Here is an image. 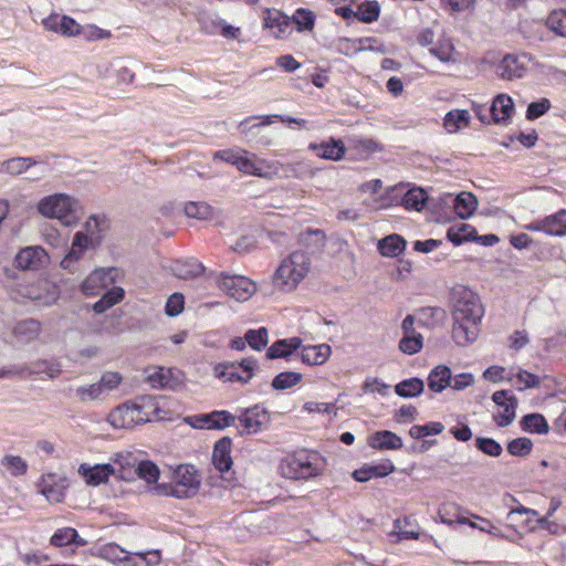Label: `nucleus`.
<instances>
[{
	"instance_id": "nucleus-1",
	"label": "nucleus",
	"mask_w": 566,
	"mask_h": 566,
	"mask_svg": "<svg viewBox=\"0 0 566 566\" xmlns=\"http://www.w3.org/2000/svg\"><path fill=\"white\" fill-rule=\"evenodd\" d=\"M453 300L452 338L460 345L473 343L480 334L484 307L480 296L464 285H457L451 291Z\"/></svg>"
},
{
	"instance_id": "nucleus-2",
	"label": "nucleus",
	"mask_w": 566,
	"mask_h": 566,
	"mask_svg": "<svg viewBox=\"0 0 566 566\" xmlns=\"http://www.w3.org/2000/svg\"><path fill=\"white\" fill-rule=\"evenodd\" d=\"M312 269V260L308 252L295 250L284 258L275 270L273 285L283 292H293L308 275Z\"/></svg>"
},
{
	"instance_id": "nucleus-3",
	"label": "nucleus",
	"mask_w": 566,
	"mask_h": 566,
	"mask_svg": "<svg viewBox=\"0 0 566 566\" xmlns=\"http://www.w3.org/2000/svg\"><path fill=\"white\" fill-rule=\"evenodd\" d=\"M280 471L287 479L307 480L322 473V463L317 453L300 451L286 455L280 463Z\"/></svg>"
},
{
	"instance_id": "nucleus-4",
	"label": "nucleus",
	"mask_w": 566,
	"mask_h": 566,
	"mask_svg": "<svg viewBox=\"0 0 566 566\" xmlns=\"http://www.w3.org/2000/svg\"><path fill=\"white\" fill-rule=\"evenodd\" d=\"M201 481L193 465L181 464L175 471V479L171 484H160L156 488L163 495H171L177 499H189L195 496L200 488Z\"/></svg>"
},
{
	"instance_id": "nucleus-5",
	"label": "nucleus",
	"mask_w": 566,
	"mask_h": 566,
	"mask_svg": "<svg viewBox=\"0 0 566 566\" xmlns=\"http://www.w3.org/2000/svg\"><path fill=\"white\" fill-rule=\"evenodd\" d=\"M76 201L64 193H55L43 198L39 205V212L46 218L57 219L63 226H74L78 221Z\"/></svg>"
},
{
	"instance_id": "nucleus-6",
	"label": "nucleus",
	"mask_w": 566,
	"mask_h": 566,
	"mask_svg": "<svg viewBox=\"0 0 566 566\" xmlns=\"http://www.w3.org/2000/svg\"><path fill=\"white\" fill-rule=\"evenodd\" d=\"M103 558L118 566H156L160 563L159 551L129 553L115 543H107L99 548Z\"/></svg>"
},
{
	"instance_id": "nucleus-7",
	"label": "nucleus",
	"mask_w": 566,
	"mask_h": 566,
	"mask_svg": "<svg viewBox=\"0 0 566 566\" xmlns=\"http://www.w3.org/2000/svg\"><path fill=\"white\" fill-rule=\"evenodd\" d=\"M142 401L143 403L126 402L117 406L108 413V423L115 429H130L149 421V413L145 411V402H149V399L142 398Z\"/></svg>"
},
{
	"instance_id": "nucleus-8",
	"label": "nucleus",
	"mask_w": 566,
	"mask_h": 566,
	"mask_svg": "<svg viewBox=\"0 0 566 566\" xmlns=\"http://www.w3.org/2000/svg\"><path fill=\"white\" fill-rule=\"evenodd\" d=\"M218 283L222 291L237 301H247L256 291L255 283L241 275H221Z\"/></svg>"
},
{
	"instance_id": "nucleus-9",
	"label": "nucleus",
	"mask_w": 566,
	"mask_h": 566,
	"mask_svg": "<svg viewBox=\"0 0 566 566\" xmlns=\"http://www.w3.org/2000/svg\"><path fill=\"white\" fill-rule=\"evenodd\" d=\"M187 422L197 429L222 430L234 424L237 417L227 410H216L210 413L188 417Z\"/></svg>"
},
{
	"instance_id": "nucleus-10",
	"label": "nucleus",
	"mask_w": 566,
	"mask_h": 566,
	"mask_svg": "<svg viewBox=\"0 0 566 566\" xmlns=\"http://www.w3.org/2000/svg\"><path fill=\"white\" fill-rule=\"evenodd\" d=\"M117 276L118 270L115 268L95 270L82 283V292L88 296L97 295L102 290L114 284Z\"/></svg>"
},
{
	"instance_id": "nucleus-11",
	"label": "nucleus",
	"mask_w": 566,
	"mask_h": 566,
	"mask_svg": "<svg viewBox=\"0 0 566 566\" xmlns=\"http://www.w3.org/2000/svg\"><path fill=\"white\" fill-rule=\"evenodd\" d=\"M530 231H542L548 235H566V209L549 214L541 220H535L525 226Z\"/></svg>"
},
{
	"instance_id": "nucleus-12",
	"label": "nucleus",
	"mask_w": 566,
	"mask_h": 566,
	"mask_svg": "<svg viewBox=\"0 0 566 566\" xmlns=\"http://www.w3.org/2000/svg\"><path fill=\"white\" fill-rule=\"evenodd\" d=\"M237 419L243 426V431L240 432L241 434L258 433L270 422L269 412L259 405L244 409Z\"/></svg>"
},
{
	"instance_id": "nucleus-13",
	"label": "nucleus",
	"mask_w": 566,
	"mask_h": 566,
	"mask_svg": "<svg viewBox=\"0 0 566 566\" xmlns=\"http://www.w3.org/2000/svg\"><path fill=\"white\" fill-rule=\"evenodd\" d=\"M49 261L46 251L39 247H25L15 255L14 262L18 269L36 271L43 268Z\"/></svg>"
},
{
	"instance_id": "nucleus-14",
	"label": "nucleus",
	"mask_w": 566,
	"mask_h": 566,
	"mask_svg": "<svg viewBox=\"0 0 566 566\" xmlns=\"http://www.w3.org/2000/svg\"><path fill=\"white\" fill-rule=\"evenodd\" d=\"M263 25L272 30L276 39H285L291 32V18L276 9L266 8L263 10Z\"/></svg>"
},
{
	"instance_id": "nucleus-15",
	"label": "nucleus",
	"mask_w": 566,
	"mask_h": 566,
	"mask_svg": "<svg viewBox=\"0 0 566 566\" xmlns=\"http://www.w3.org/2000/svg\"><path fill=\"white\" fill-rule=\"evenodd\" d=\"M415 317L407 315L401 324L402 338L399 342V349L408 355H413L422 348L423 338L420 333L415 329Z\"/></svg>"
},
{
	"instance_id": "nucleus-16",
	"label": "nucleus",
	"mask_w": 566,
	"mask_h": 566,
	"mask_svg": "<svg viewBox=\"0 0 566 566\" xmlns=\"http://www.w3.org/2000/svg\"><path fill=\"white\" fill-rule=\"evenodd\" d=\"M78 473L88 485L97 486L107 482L109 475L116 474V467L109 463L93 467L87 463H82L78 467Z\"/></svg>"
},
{
	"instance_id": "nucleus-17",
	"label": "nucleus",
	"mask_w": 566,
	"mask_h": 566,
	"mask_svg": "<svg viewBox=\"0 0 566 566\" xmlns=\"http://www.w3.org/2000/svg\"><path fill=\"white\" fill-rule=\"evenodd\" d=\"M526 71V64L515 54L504 55L496 65V74L505 81L522 78Z\"/></svg>"
},
{
	"instance_id": "nucleus-18",
	"label": "nucleus",
	"mask_w": 566,
	"mask_h": 566,
	"mask_svg": "<svg viewBox=\"0 0 566 566\" xmlns=\"http://www.w3.org/2000/svg\"><path fill=\"white\" fill-rule=\"evenodd\" d=\"M39 491L49 502L60 503L65 495V484L55 474H46L39 482Z\"/></svg>"
},
{
	"instance_id": "nucleus-19",
	"label": "nucleus",
	"mask_w": 566,
	"mask_h": 566,
	"mask_svg": "<svg viewBox=\"0 0 566 566\" xmlns=\"http://www.w3.org/2000/svg\"><path fill=\"white\" fill-rule=\"evenodd\" d=\"M302 347L300 337H291L274 342L266 350L268 359L287 358Z\"/></svg>"
},
{
	"instance_id": "nucleus-20",
	"label": "nucleus",
	"mask_w": 566,
	"mask_h": 566,
	"mask_svg": "<svg viewBox=\"0 0 566 566\" xmlns=\"http://www.w3.org/2000/svg\"><path fill=\"white\" fill-rule=\"evenodd\" d=\"M231 452V439L223 437L220 439L213 449L212 462L218 471L221 473L228 472L232 465Z\"/></svg>"
},
{
	"instance_id": "nucleus-21",
	"label": "nucleus",
	"mask_w": 566,
	"mask_h": 566,
	"mask_svg": "<svg viewBox=\"0 0 566 566\" xmlns=\"http://www.w3.org/2000/svg\"><path fill=\"white\" fill-rule=\"evenodd\" d=\"M297 243L310 252H322L326 245V234L321 229H306L297 237Z\"/></svg>"
},
{
	"instance_id": "nucleus-22",
	"label": "nucleus",
	"mask_w": 566,
	"mask_h": 566,
	"mask_svg": "<svg viewBox=\"0 0 566 566\" xmlns=\"http://www.w3.org/2000/svg\"><path fill=\"white\" fill-rule=\"evenodd\" d=\"M146 379L153 388L158 389L172 388L178 382L174 370L165 367L149 368Z\"/></svg>"
},
{
	"instance_id": "nucleus-23",
	"label": "nucleus",
	"mask_w": 566,
	"mask_h": 566,
	"mask_svg": "<svg viewBox=\"0 0 566 566\" xmlns=\"http://www.w3.org/2000/svg\"><path fill=\"white\" fill-rule=\"evenodd\" d=\"M301 349L302 361L310 366L324 364L332 354L331 346L327 344L302 346Z\"/></svg>"
},
{
	"instance_id": "nucleus-24",
	"label": "nucleus",
	"mask_w": 566,
	"mask_h": 566,
	"mask_svg": "<svg viewBox=\"0 0 566 566\" xmlns=\"http://www.w3.org/2000/svg\"><path fill=\"white\" fill-rule=\"evenodd\" d=\"M237 168L243 174L256 177L268 176L264 171V168H268L265 160L259 159L254 154H249L247 150H242Z\"/></svg>"
},
{
	"instance_id": "nucleus-25",
	"label": "nucleus",
	"mask_w": 566,
	"mask_h": 566,
	"mask_svg": "<svg viewBox=\"0 0 566 566\" xmlns=\"http://www.w3.org/2000/svg\"><path fill=\"white\" fill-rule=\"evenodd\" d=\"M369 446L377 450H399L402 448V440L396 433L382 430L370 437Z\"/></svg>"
},
{
	"instance_id": "nucleus-26",
	"label": "nucleus",
	"mask_w": 566,
	"mask_h": 566,
	"mask_svg": "<svg viewBox=\"0 0 566 566\" xmlns=\"http://www.w3.org/2000/svg\"><path fill=\"white\" fill-rule=\"evenodd\" d=\"M514 111V103L506 94H499L492 102L490 113L495 123L505 122Z\"/></svg>"
},
{
	"instance_id": "nucleus-27",
	"label": "nucleus",
	"mask_w": 566,
	"mask_h": 566,
	"mask_svg": "<svg viewBox=\"0 0 566 566\" xmlns=\"http://www.w3.org/2000/svg\"><path fill=\"white\" fill-rule=\"evenodd\" d=\"M90 241L91 240L86 234L77 232L72 242L71 250L61 261V266L66 270H72L73 263L81 259Z\"/></svg>"
},
{
	"instance_id": "nucleus-28",
	"label": "nucleus",
	"mask_w": 566,
	"mask_h": 566,
	"mask_svg": "<svg viewBox=\"0 0 566 566\" xmlns=\"http://www.w3.org/2000/svg\"><path fill=\"white\" fill-rule=\"evenodd\" d=\"M50 543L55 547H63L72 544L75 546H85L87 541L80 537L75 528L62 527L55 531L50 539Z\"/></svg>"
},
{
	"instance_id": "nucleus-29",
	"label": "nucleus",
	"mask_w": 566,
	"mask_h": 566,
	"mask_svg": "<svg viewBox=\"0 0 566 566\" xmlns=\"http://www.w3.org/2000/svg\"><path fill=\"white\" fill-rule=\"evenodd\" d=\"M310 149L317 151V156L331 160H339L345 154L343 142L334 138H331L328 143H322L319 145L311 144Z\"/></svg>"
},
{
	"instance_id": "nucleus-30",
	"label": "nucleus",
	"mask_w": 566,
	"mask_h": 566,
	"mask_svg": "<svg viewBox=\"0 0 566 566\" xmlns=\"http://www.w3.org/2000/svg\"><path fill=\"white\" fill-rule=\"evenodd\" d=\"M41 324L39 321L28 318L20 321L13 327V335L22 343H29L40 335Z\"/></svg>"
},
{
	"instance_id": "nucleus-31",
	"label": "nucleus",
	"mask_w": 566,
	"mask_h": 566,
	"mask_svg": "<svg viewBox=\"0 0 566 566\" xmlns=\"http://www.w3.org/2000/svg\"><path fill=\"white\" fill-rule=\"evenodd\" d=\"M476 207L478 199L471 192L462 191L453 199L454 211L461 219L471 217Z\"/></svg>"
},
{
	"instance_id": "nucleus-32",
	"label": "nucleus",
	"mask_w": 566,
	"mask_h": 566,
	"mask_svg": "<svg viewBox=\"0 0 566 566\" xmlns=\"http://www.w3.org/2000/svg\"><path fill=\"white\" fill-rule=\"evenodd\" d=\"M406 248V240L399 234H390L379 240L378 250L382 256H398Z\"/></svg>"
},
{
	"instance_id": "nucleus-33",
	"label": "nucleus",
	"mask_w": 566,
	"mask_h": 566,
	"mask_svg": "<svg viewBox=\"0 0 566 566\" xmlns=\"http://www.w3.org/2000/svg\"><path fill=\"white\" fill-rule=\"evenodd\" d=\"M451 384V370L444 365L434 367L428 377V387L434 392H441Z\"/></svg>"
},
{
	"instance_id": "nucleus-34",
	"label": "nucleus",
	"mask_w": 566,
	"mask_h": 566,
	"mask_svg": "<svg viewBox=\"0 0 566 566\" xmlns=\"http://www.w3.org/2000/svg\"><path fill=\"white\" fill-rule=\"evenodd\" d=\"M470 115L465 109H453L446 114L443 125L449 133H457L469 126Z\"/></svg>"
},
{
	"instance_id": "nucleus-35",
	"label": "nucleus",
	"mask_w": 566,
	"mask_h": 566,
	"mask_svg": "<svg viewBox=\"0 0 566 566\" xmlns=\"http://www.w3.org/2000/svg\"><path fill=\"white\" fill-rule=\"evenodd\" d=\"M116 474L123 480H130L136 473L138 460L132 453L118 454L114 461Z\"/></svg>"
},
{
	"instance_id": "nucleus-36",
	"label": "nucleus",
	"mask_w": 566,
	"mask_h": 566,
	"mask_svg": "<svg viewBox=\"0 0 566 566\" xmlns=\"http://www.w3.org/2000/svg\"><path fill=\"white\" fill-rule=\"evenodd\" d=\"M185 214L199 220H212L216 216L214 209L207 202H187L184 207Z\"/></svg>"
},
{
	"instance_id": "nucleus-37",
	"label": "nucleus",
	"mask_w": 566,
	"mask_h": 566,
	"mask_svg": "<svg viewBox=\"0 0 566 566\" xmlns=\"http://www.w3.org/2000/svg\"><path fill=\"white\" fill-rule=\"evenodd\" d=\"M214 376L220 379H224L230 382H242L247 384L244 380V375L238 369L235 363H223L214 366Z\"/></svg>"
},
{
	"instance_id": "nucleus-38",
	"label": "nucleus",
	"mask_w": 566,
	"mask_h": 566,
	"mask_svg": "<svg viewBox=\"0 0 566 566\" xmlns=\"http://www.w3.org/2000/svg\"><path fill=\"white\" fill-rule=\"evenodd\" d=\"M423 388L424 384L420 378H410L396 385L395 390L398 396L408 398L419 396Z\"/></svg>"
},
{
	"instance_id": "nucleus-39",
	"label": "nucleus",
	"mask_w": 566,
	"mask_h": 566,
	"mask_svg": "<svg viewBox=\"0 0 566 566\" xmlns=\"http://www.w3.org/2000/svg\"><path fill=\"white\" fill-rule=\"evenodd\" d=\"M475 234V229L469 224L461 223L459 226H454L449 228L447 232V238L454 244L460 245L464 241H469Z\"/></svg>"
},
{
	"instance_id": "nucleus-40",
	"label": "nucleus",
	"mask_w": 566,
	"mask_h": 566,
	"mask_svg": "<svg viewBox=\"0 0 566 566\" xmlns=\"http://www.w3.org/2000/svg\"><path fill=\"white\" fill-rule=\"evenodd\" d=\"M302 374L296 371H282L272 380V387L275 390H285L292 388L302 381Z\"/></svg>"
},
{
	"instance_id": "nucleus-41",
	"label": "nucleus",
	"mask_w": 566,
	"mask_h": 566,
	"mask_svg": "<svg viewBox=\"0 0 566 566\" xmlns=\"http://www.w3.org/2000/svg\"><path fill=\"white\" fill-rule=\"evenodd\" d=\"M521 424L525 431L533 433H546L548 431L547 421L539 413L526 415L523 417Z\"/></svg>"
},
{
	"instance_id": "nucleus-42",
	"label": "nucleus",
	"mask_w": 566,
	"mask_h": 566,
	"mask_svg": "<svg viewBox=\"0 0 566 566\" xmlns=\"http://www.w3.org/2000/svg\"><path fill=\"white\" fill-rule=\"evenodd\" d=\"M427 201V196L423 189L412 188L408 190L403 198L402 205L406 209H413L420 211Z\"/></svg>"
},
{
	"instance_id": "nucleus-43",
	"label": "nucleus",
	"mask_w": 566,
	"mask_h": 566,
	"mask_svg": "<svg viewBox=\"0 0 566 566\" xmlns=\"http://www.w3.org/2000/svg\"><path fill=\"white\" fill-rule=\"evenodd\" d=\"M290 18L291 23H294L296 25L298 32L311 31L314 28L315 15L310 10L298 9Z\"/></svg>"
},
{
	"instance_id": "nucleus-44",
	"label": "nucleus",
	"mask_w": 566,
	"mask_h": 566,
	"mask_svg": "<svg viewBox=\"0 0 566 566\" xmlns=\"http://www.w3.org/2000/svg\"><path fill=\"white\" fill-rule=\"evenodd\" d=\"M1 465L8 470L13 476H20L27 473L28 464L19 455H4L1 460Z\"/></svg>"
},
{
	"instance_id": "nucleus-45",
	"label": "nucleus",
	"mask_w": 566,
	"mask_h": 566,
	"mask_svg": "<svg viewBox=\"0 0 566 566\" xmlns=\"http://www.w3.org/2000/svg\"><path fill=\"white\" fill-rule=\"evenodd\" d=\"M244 339L252 349L261 350L269 342L268 329L265 327L249 329L244 335Z\"/></svg>"
},
{
	"instance_id": "nucleus-46",
	"label": "nucleus",
	"mask_w": 566,
	"mask_h": 566,
	"mask_svg": "<svg viewBox=\"0 0 566 566\" xmlns=\"http://www.w3.org/2000/svg\"><path fill=\"white\" fill-rule=\"evenodd\" d=\"M159 473V469L154 462L143 460L138 461L135 474L145 480L147 483H154L157 482Z\"/></svg>"
},
{
	"instance_id": "nucleus-47",
	"label": "nucleus",
	"mask_w": 566,
	"mask_h": 566,
	"mask_svg": "<svg viewBox=\"0 0 566 566\" xmlns=\"http://www.w3.org/2000/svg\"><path fill=\"white\" fill-rule=\"evenodd\" d=\"M50 286H51L50 282H48L45 280L38 281L35 284L27 287L24 295L32 301H38L43 304H49L50 300L52 297L43 294L42 291H49Z\"/></svg>"
},
{
	"instance_id": "nucleus-48",
	"label": "nucleus",
	"mask_w": 566,
	"mask_h": 566,
	"mask_svg": "<svg viewBox=\"0 0 566 566\" xmlns=\"http://www.w3.org/2000/svg\"><path fill=\"white\" fill-rule=\"evenodd\" d=\"M103 391L98 382L80 386L75 389V397L81 402L95 401L101 398Z\"/></svg>"
},
{
	"instance_id": "nucleus-49",
	"label": "nucleus",
	"mask_w": 566,
	"mask_h": 566,
	"mask_svg": "<svg viewBox=\"0 0 566 566\" xmlns=\"http://www.w3.org/2000/svg\"><path fill=\"white\" fill-rule=\"evenodd\" d=\"M355 15L358 20L370 23L376 21L379 17V6L375 1H366L358 6Z\"/></svg>"
},
{
	"instance_id": "nucleus-50",
	"label": "nucleus",
	"mask_w": 566,
	"mask_h": 566,
	"mask_svg": "<svg viewBox=\"0 0 566 566\" xmlns=\"http://www.w3.org/2000/svg\"><path fill=\"white\" fill-rule=\"evenodd\" d=\"M546 24L557 35L566 36V10L553 11L548 15Z\"/></svg>"
},
{
	"instance_id": "nucleus-51",
	"label": "nucleus",
	"mask_w": 566,
	"mask_h": 566,
	"mask_svg": "<svg viewBox=\"0 0 566 566\" xmlns=\"http://www.w3.org/2000/svg\"><path fill=\"white\" fill-rule=\"evenodd\" d=\"M443 430L441 422H430L423 426H413L409 430V434L413 439H421L431 434H439Z\"/></svg>"
},
{
	"instance_id": "nucleus-52",
	"label": "nucleus",
	"mask_w": 566,
	"mask_h": 566,
	"mask_svg": "<svg viewBox=\"0 0 566 566\" xmlns=\"http://www.w3.org/2000/svg\"><path fill=\"white\" fill-rule=\"evenodd\" d=\"M517 405V399L512 396L509 398V402L503 407V411L496 416H494V420L496 421L499 427L509 426L515 418V408Z\"/></svg>"
},
{
	"instance_id": "nucleus-53",
	"label": "nucleus",
	"mask_w": 566,
	"mask_h": 566,
	"mask_svg": "<svg viewBox=\"0 0 566 566\" xmlns=\"http://www.w3.org/2000/svg\"><path fill=\"white\" fill-rule=\"evenodd\" d=\"M533 443L528 438H516L509 442L507 451L515 457H525L532 450Z\"/></svg>"
},
{
	"instance_id": "nucleus-54",
	"label": "nucleus",
	"mask_w": 566,
	"mask_h": 566,
	"mask_svg": "<svg viewBox=\"0 0 566 566\" xmlns=\"http://www.w3.org/2000/svg\"><path fill=\"white\" fill-rule=\"evenodd\" d=\"M475 447L484 454L494 458L500 457L503 451L501 444L491 438H476Z\"/></svg>"
},
{
	"instance_id": "nucleus-55",
	"label": "nucleus",
	"mask_w": 566,
	"mask_h": 566,
	"mask_svg": "<svg viewBox=\"0 0 566 566\" xmlns=\"http://www.w3.org/2000/svg\"><path fill=\"white\" fill-rule=\"evenodd\" d=\"M430 53L442 62L454 61V46L450 40L440 41L437 46L430 49Z\"/></svg>"
},
{
	"instance_id": "nucleus-56",
	"label": "nucleus",
	"mask_w": 566,
	"mask_h": 566,
	"mask_svg": "<svg viewBox=\"0 0 566 566\" xmlns=\"http://www.w3.org/2000/svg\"><path fill=\"white\" fill-rule=\"evenodd\" d=\"M551 102L548 98H541L539 101L537 102H532L531 104H528L527 106V109H526V118L528 120H534L538 117H541L542 115H544L545 113H547L551 108Z\"/></svg>"
},
{
	"instance_id": "nucleus-57",
	"label": "nucleus",
	"mask_w": 566,
	"mask_h": 566,
	"mask_svg": "<svg viewBox=\"0 0 566 566\" xmlns=\"http://www.w3.org/2000/svg\"><path fill=\"white\" fill-rule=\"evenodd\" d=\"M122 376L118 373L115 371H107L104 373L98 381V385H101V389L104 392L111 391L122 382Z\"/></svg>"
},
{
	"instance_id": "nucleus-58",
	"label": "nucleus",
	"mask_w": 566,
	"mask_h": 566,
	"mask_svg": "<svg viewBox=\"0 0 566 566\" xmlns=\"http://www.w3.org/2000/svg\"><path fill=\"white\" fill-rule=\"evenodd\" d=\"M184 310V295L180 293H174L169 296L166 303V314L169 316H176Z\"/></svg>"
},
{
	"instance_id": "nucleus-59",
	"label": "nucleus",
	"mask_w": 566,
	"mask_h": 566,
	"mask_svg": "<svg viewBox=\"0 0 566 566\" xmlns=\"http://www.w3.org/2000/svg\"><path fill=\"white\" fill-rule=\"evenodd\" d=\"M255 119H256L255 117H249V118L242 120L238 126L240 133L248 136L254 128H258V127H261L264 125H270L273 123L272 116H264L261 122L254 123L251 125V122H254Z\"/></svg>"
},
{
	"instance_id": "nucleus-60",
	"label": "nucleus",
	"mask_w": 566,
	"mask_h": 566,
	"mask_svg": "<svg viewBox=\"0 0 566 566\" xmlns=\"http://www.w3.org/2000/svg\"><path fill=\"white\" fill-rule=\"evenodd\" d=\"M31 159L30 158H12L6 163H3V166L6 167V170L12 175H18L24 171L28 167L31 166Z\"/></svg>"
},
{
	"instance_id": "nucleus-61",
	"label": "nucleus",
	"mask_w": 566,
	"mask_h": 566,
	"mask_svg": "<svg viewBox=\"0 0 566 566\" xmlns=\"http://www.w3.org/2000/svg\"><path fill=\"white\" fill-rule=\"evenodd\" d=\"M371 478H384L395 471V465L391 461L386 460L376 465H367Z\"/></svg>"
},
{
	"instance_id": "nucleus-62",
	"label": "nucleus",
	"mask_w": 566,
	"mask_h": 566,
	"mask_svg": "<svg viewBox=\"0 0 566 566\" xmlns=\"http://www.w3.org/2000/svg\"><path fill=\"white\" fill-rule=\"evenodd\" d=\"M81 32L80 24L76 23V21L72 18H69L66 15L61 18L60 23V33L66 36H73L77 35Z\"/></svg>"
},
{
	"instance_id": "nucleus-63",
	"label": "nucleus",
	"mask_w": 566,
	"mask_h": 566,
	"mask_svg": "<svg viewBox=\"0 0 566 566\" xmlns=\"http://www.w3.org/2000/svg\"><path fill=\"white\" fill-rule=\"evenodd\" d=\"M177 275L181 279H190L200 276L205 268L200 263H192L182 265L181 268L176 269Z\"/></svg>"
},
{
	"instance_id": "nucleus-64",
	"label": "nucleus",
	"mask_w": 566,
	"mask_h": 566,
	"mask_svg": "<svg viewBox=\"0 0 566 566\" xmlns=\"http://www.w3.org/2000/svg\"><path fill=\"white\" fill-rule=\"evenodd\" d=\"M256 247V241L250 235H242L237 240L234 245L232 247L233 251L238 253H249L254 250Z\"/></svg>"
}]
</instances>
